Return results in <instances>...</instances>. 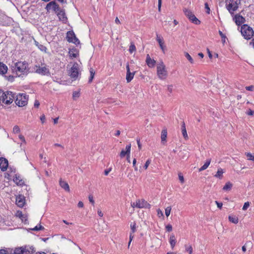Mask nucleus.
Segmentation results:
<instances>
[{
  "mask_svg": "<svg viewBox=\"0 0 254 254\" xmlns=\"http://www.w3.org/2000/svg\"><path fill=\"white\" fill-rule=\"evenodd\" d=\"M66 39L69 42H71L75 44L79 43V41L76 37L73 31H68L67 32Z\"/></svg>",
  "mask_w": 254,
  "mask_h": 254,
  "instance_id": "obj_11",
  "label": "nucleus"
},
{
  "mask_svg": "<svg viewBox=\"0 0 254 254\" xmlns=\"http://www.w3.org/2000/svg\"><path fill=\"white\" fill-rule=\"evenodd\" d=\"M233 185L230 182H227L225 185L223 187V190L225 191H229L231 190Z\"/></svg>",
  "mask_w": 254,
  "mask_h": 254,
  "instance_id": "obj_30",
  "label": "nucleus"
},
{
  "mask_svg": "<svg viewBox=\"0 0 254 254\" xmlns=\"http://www.w3.org/2000/svg\"><path fill=\"white\" fill-rule=\"evenodd\" d=\"M111 171V168H109L108 170H105V171H104V174L106 176L108 175L109 174V173Z\"/></svg>",
  "mask_w": 254,
  "mask_h": 254,
  "instance_id": "obj_59",
  "label": "nucleus"
},
{
  "mask_svg": "<svg viewBox=\"0 0 254 254\" xmlns=\"http://www.w3.org/2000/svg\"><path fill=\"white\" fill-rule=\"evenodd\" d=\"M240 4L241 0H227L226 5L228 11L232 15L238 9Z\"/></svg>",
  "mask_w": 254,
  "mask_h": 254,
  "instance_id": "obj_2",
  "label": "nucleus"
},
{
  "mask_svg": "<svg viewBox=\"0 0 254 254\" xmlns=\"http://www.w3.org/2000/svg\"><path fill=\"white\" fill-rule=\"evenodd\" d=\"M90 76L89 79V82H91L92 81V80H93L94 75H95V71L94 70V69L93 68H90Z\"/></svg>",
  "mask_w": 254,
  "mask_h": 254,
  "instance_id": "obj_35",
  "label": "nucleus"
},
{
  "mask_svg": "<svg viewBox=\"0 0 254 254\" xmlns=\"http://www.w3.org/2000/svg\"><path fill=\"white\" fill-rule=\"evenodd\" d=\"M135 205L137 208H148L149 209L151 207L150 204H149L144 199H138L135 202Z\"/></svg>",
  "mask_w": 254,
  "mask_h": 254,
  "instance_id": "obj_12",
  "label": "nucleus"
},
{
  "mask_svg": "<svg viewBox=\"0 0 254 254\" xmlns=\"http://www.w3.org/2000/svg\"><path fill=\"white\" fill-rule=\"evenodd\" d=\"M207 52H208V57L210 59H211L212 57V55L210 52V51H209V49H207Z\"/></svg>",
  "mask_w": 254,
  "mask_h": 254,
  "instance_id": "obj_63",
  "label": "nucleus"
},
{
  "mask_svg": "<svg viewBox=\"0 0 254 254\" xmlns=\"http://www.w3.org/2000/svg\"><path fill=\"white\" fill-rule=\"evenodd\" d=\"M215 203L217 204V206L218 208H221L223 205V204L222 202H219L217 201H215Z\"/></svg>",
  "mask_w": 254,
  "mask_h": 254,
  "instance_id": "obj_51",
  "label": "nucleus"
},
{
  "mask_svg": "<svg viewBox=\"0 0 254 254\" xmlns=\"http://www.w3.org/2000/svg\"><path fill=\"white\" fill-rule=\"evenodd\" d=\"M167 130L163 129L161 132V141L162 142L166 141V138H167Z\"/></svg>",
  "mask_w": 254,
  "mask_h": 254,
  "instance_id": "obj_32",
  "label": "nucleus"
},
{
  "mask_svg": "<svg viewBox=\"0 0 254 254\" xmlns=\"http://www.w3.org/2000/svg\"><path fill=\"white\" fill-rule=\"evenodd\" d=\"M34 251V248L28 246H25L20 247L16 248L14 250V254H30Z\"/></svg>",
  "mask_w": 254,
  "mask_h": 254,
  "instance_id": "obj_7",
  "label": "nucleus"
},
{
  "mask_svg": "<svg viewBox=\"0 0 254 254\" xmlns=\"http://www.w3.org/2000/svg\"><path fill=\"white\" fill-rule=\"evenodd\" d=\"M247 114L248 115L253 116L254 114V111L252 110H251V109H249L248 110V112L247 113Z\"/></svg>",
  "mask_w": 254,
  "mask_h": 254,
  "instance_id": "obj_54",
  "label": "nucleus"
},
{
  "mask_svg": "<svg viewBox=\"0 0 254 254\" xmlns=\"http://www.w3.org/2000/svg\"><path fill=\"white\" fill-rule=\"evenodd\" d=\"M241 32L246 39H250L254 34L253 29L246 24L241 27Z\"/></svg>",
  "mask_w": 254,
  "mask_h": 254,
  "instance_id": "obj_6",
  "label": "nucleus"
},
{
  "mask_svg": "<svg viewBox=\"0 0 254 254\" xmlns=\"http://www.w3.org/2000/svg\"><path fill=\"white\" fill-rule=\"evenodd\" d=\"M8 67L6 64L0 62V74L3 75L7 73Z\"/></svg>",
  "mask_w": 254,
  "mask_h": 254,
  "instance_id": "obj_20",
  "label": "nucleus"
},
{
  "mask_svg": "<svg viewBox=\"0 0 254 254\" xmlns=\"http://www.w3.org/2000/svg\"><path fill=\"white\" fill-rule=\"evenodd\" d=\"M78 206L79 207H83V203L82 201H79L78 203Z\"/></svg>",
  "mask_w": 254,
  "mask_h": 254,
  "instance_id": "obj_61",
  "label": "nucleus"
},
{
  "mask_svg": "<svg viewBox=\"0 0 254 254\" xmlns=\"http://www.w3.org/2000/svg\"><path fill=\"white\" fill-rule=\"evenodd\" d=\"M19 138L23 142H24V143L26 142L24 137L22 135H21V134L19 135Z\"/></svg>",
  "mask_w": 254,
  "mask_h": 254,
  "instance_id": "obj_57",
  "label": "nucleus"
},
{
  "mask_svg": "<svg viewBox=\"0 0 254 254\" xmlns=\"http://www.w3.org/2000/svg\"><path fill=\"white\" fill-rule=\"evenodd\" d=\"M46 8L47 11L52 9L55 12H58L61 9L58 4L54 1L50 2L47 4Z\"/></svg>",
  "mask_w": 254,
  "mask_h": 254,
  "instance_id": "obj_13",
  "label": "nucleus"
},
{
  "mask_svg": "<svg viewBox=\"0 0 254 254\" xmlns=\"http://www.w3.org/2000/svg\"><path fill=\"white\" fill-rule=\"evenodd\" d=\"M229 220L234 224H237L238 223V218L234 216H229Z\"/></svg>",
  "mask_w": 254,
  "mask_h": 254,
  "instance_id": "obj_31",
  "label": "nucleus"
},
{
  "mask_svg": "<svg viewBox=\"0 0 254 254\" xmlns=\"http://www.w3.org/2000/svg\"><path fill=\"white\" fill-rule=\"evenodd\" d=\"M44 228L41 225L36 226L34 228L32 229L33 231H39L44 229Z\"/></svg>",
  "mask_w": 254,
  "mask_h": 254,
  "instance_id": "obj_39",
  "label": "nucleus"
},
{
  "mask_svg": "<svg viewBox=\"0 0 254 254\" xmlns=\"http://www.w3.org/2000/svg\"><path fill=\"white\" fill-rule=\"evenodd\" d=\"M205 8L206 10V12L207 13H209V12H210V8H209V7L208 6V4L207 3H205Z\"/></svg>",
  "mask_w": 254,
  "mask_h": 254,
  "instance_id": "obj_48",
  "label": "nucleus"
},
{
  "mask_svg": "<svg viewBox=\"0 0 254 254\" xmlns=\"http://www.w3.org/2000/svg\"><path fill=\"white\" fill-rule=\"evenodd\" d=\"M0 254H8L7 251L5 250H0Z\"/></svg>",
  "mask_w": 254,
  "mask_h": 254,
  "instance_id": "obj_60",
  "label": "nucleus"
},
{
  "mask_svg": "<svg viewBox=\"0 0 254 254\" xmlns=\"http://www.w3.org/2000/svg\"><path fill=\"white\" fill-rule=\"evenodd\" d=\"M20 132V128L18 126H15L13 128V132L14 133H17Z\"/></svg>",
  "mask_w": 254,
  "mask_h": 254,
  "instance_id": "obj_42",
  "label": "nucleus"
},
{
  "mask_svg": "<svg viewBox=\"0 0 254 254\" xmlns=\"http://www.w3.org/2000/svg\"><path fill=\"white\" fill-rule=\"evenodd\" d=\"M173 85H169L167 86V90L170 92L171 93L173 91Z\"/></svg>",
  "mask_w": 254,
  "mask_h": 254,
  "instance_id": "obj_46",
  "label": "nucleus"
},
{
  "mask_svg": "<svg viewBox=\"0 0 254 254\" xmlns=\"http://www.w3.org/2000/svg\"><path fill=\"white\" fill-rule=\"evenodd\" d=\"M28 97L25 93H19L16 97L15 103L19 107H23L27 104Z\"/></svg>",
  "mask_w": 254,
  "mask_h": 254,
  "instance_id": "obj_5",
  "label": "nucleus"
},
{
  "mask_svg": "<svg viewBox=\"0 0 254 254\" xmlns=\"http://www.w3.org/2000/svg\"><path fill=\"white\" fill-rule=\"evenodd\" d=\"M210 162H211V159H208L206 162L204 163V164L199 169V172H201V171H202L205 169H206L209 165H210Z\"/></svg>",
  "mask_w": 254,
  "mask_h": 254,
  "instance_id": "obj_28",
  "label": "nucleus"
},
{
  "mask_svg": "<svg viewBox=\"0 0 254 254\" xmlns=\"http://www.w3.org/2000/svg\"><path fill=\"white\" fill-rule=\"evenodd\" d=\"M60 185L65 190L69 191L70 190L69 185L66 182L64 181L61 179L60 181Z\"/></svg>",
  "mask_w": 254,
  "mask_h": 254,
  "instance_id": "obj_24",
  "label": "nucleus"
},
{
  "mask_svg": "<svg viewBox=\"0 0 254 254\" xmlns=\"http://www.w3.org/2000/svg\"><path fill=\"white\" fill-rule=\"evenodd\" d=\"M181 129H182V130H183L184 129H185V130L186 129L185 124V123L184 122L182 123V127H181Z\"/></svg>",
  "mask_w": 254,
  "mask_h": 254,
  "instance_id": "obj_62",
  "label": "nucleus"
},
{
  "mask_svg": "<svg viewBox=\"0 0 254 254\" xmlns=\"http://www.w3.org/2000/svg\"><path fill=\"white\" fill-rule=\"evenodd\" d=\"M69 74L70 77L74 80L77 79L79 75L78 64L77 63H74L71 69L69 71Z\"/></svg>",
  "mask_w": 254,
  "mask_h": 254,
  "instance_id": "obj_10",
  "label": "nucleus"
},
{
  "mask_svg": "<svg viewBox=\"0 0 254 254\" xmlns=\"http://www.w3.org/2000/svg\"><path fill=\"white\" fill-rule=\"evenodd\" d=\"M80 96V93L79 91H74L72 94L73 98L75 100L76 98H78Z\"/></svg>",
  "mask_w": 254,
  "mask_h": 254,
  "instance_id": "obj_38",
  "label": "nucleus"
},
{
  "mask_svg": "<svg viewBox=\"0 0 254 254\" xmlns=\"http://www.w3.org/2000/svg\"><path fill=\"white\" fill-rule=\"evenodd\" d=\"M13 180L18 185L21 186L24 184V181L19 177L15 176L13 178Z\"/></svg>",
  "mask_w": 254,
  "mask_h": 254,
  "instance_id": "obj_29",
  "label": "nucleus"
},
{
  "mask_svg": "<svg viewBox=\"0 0 254 254\" xmlns=\"http://www.w3.org/2000/svg\"><path fill=\"white\" fill-rule=\"evenodd\" d=\"M150 164V160H147V161L146 162L144 166V168L145 169H147V168H148V166L149 165V164Z\"/></svg>",
  "mask_w": 254,
  "mask_h": 254,
  "instance_id": "obj_47",
  "label": "nucleus"
},
{
  "mask_svg": "<svg viewBox=\"0 0 254 254\" xmlns=\"http://www.w3.org/2000/svg\"><path fill=\"white\" fill-rule=\"evenodd\" d=\"M182 134H183L184 137L185 139L188 138V134H187L186 129H185V130L184 129V130H182Z\"/></svg>",
  "mask_w": 254,
  "mask_h": 254,
  "instance_id": "obj_44",
  "label": "nucleus"
},
{
  "mask_svg": "<svg viewBox=\"0 0 254 254\" xmlns=\"http://www.w3.org/2000/svg\"><path fill=\"white\" fill-rule=\"evenodd\" d=\"M33 69L36 73L42 75H49L50 74L49 68L45 64L35 65Z\"/></svg>",
  "mask_w": 254,
  "mask_h": 254,
  "instance_id": "obj_4",
  "label": "nucleus"
},
{
  "mask_svg": "<svg viewBox=\"0 0 254 254\" xmlns=\"http://www.w3.org/2000/svg\"><path fill=\"white\" fill-rule=\"evenodd\" d=\"M250 206V203L249 202H246L244 203V205H243V210H246Z\"/></svg>",
  "mask_w": 254,
  "mask_h": 254,
  "instance_id": "obj_43",
  "label": "nucleus"
},
{
  "mask_svg": "<svg viewBox=\"0 0 254 254\" xmlns=\"http://www.w3.org/2000/svg\"><path fill=\"white\" fill-rule=\"evenodd\" d=\"M136 71H133L132 72H127L126 80L127 83L130 82L133 78L134 75L135 74Z\"/></svg>",
  "mask_w": 254,
  "mask_h": 254,
  "instance_id": "obj_23",
  "label": "nucleus"
},
{
  "mask_svg": "<svg viewBox=\"0 0 254 254\" xmlns=\"http://www.w3.org/2000/svg\"><path fill=\"white\" fill-rule=\"evenodd\" d=\"M156 40L158 42L160 48L164 53L165 51V46L164 45V42L163 38L159 36L158 34H157Z\"/></svg>",
  "mask_w": 254,
  "mask_h": 254,
  "instance_id": "obj_16",
  "label": "nucleus"
},
{
  "mask_svg": "<svg viewBox=\"0 0 254 254\" xmlns=\"http://www.w3.org/2000/svg\"><path fill=\"white\" fill-rule=\"evenodd\" d=\"M146 63L149 67L153 68L155 65L156 61L154 59H152L149 55L147 54L146 56Z\"/></svg>",
  "mask_w": 254,
  "mask_h": 254,
  "instance_id": "obj_15",
  "label": "nucleus"
},
{
  "mask_svg": "<svg viewBox=\"0 0 254 254\" xmlns=\"http://www.w3.org/2000/svg\"><path fill=\"white\" fill-rule=\"evenodd\" d=\"M171 210V207L170 206L167 207L165 209V214L167 217H168L170 215Z\"/></svg>",
  "mask_w": 254,
  "mask_h": 254,
  "instance_id": "obj_41",
  "label": "nucleus"
},
{
  "mask_svg": "<svg viewBox=\"0 0 254 254\" xmlns=\"http://www.w3.org/2000/svg\"><path fill=\"white\" fill-rule=\"evenodd\" d=\"M219 33L220 36L221 37V38L224 40V42H225V40L226 38V36H225V35L221 31H219Z\"/></svg>",
  "mask_w": 254,
  "mask_h": 254,
  "instance_id": "obj_49",
  "label": "nucleus"
},
{
  "mask_svg": "<svg viewBox=\"0 0 254 254\" xmlns=\"http://www.w3.org/2000/svg\"><path fill=\"white\" fill-rule=\"evenodd\" d=\"M136 51V47L134 44L131 43L129 48V51L130 53H132L133 52H135Z\"/></svg>",
  "mask_w": 254,
  "mask_h": 254,
  "instance_id": "obj_37",
  "label": "nucleus"
},
{
  "mask_svg": "<svg viewBox=\"0 0 254 254\" xmlns=\"http://www.w3.org/2000/svg\"><path fill=\"white\" fill-rule=\"evenodd\" d=\"M16 204L19 207H23L25 203V199L23 196H19L16 199Z\"/></svg>",
  "mask_w": 254,
  "mask_h": 254,
  "instance_id": "obj_21",
  "label": "nucleus"
},
{
  "mask_svg": "<svg viewBox=\"0 0 254 254\" xmlns=\"http://www.w3.org/2000/svg\"><path fill=\"white\" fill-rule=\"evenodd\" d=\"M130 228L131 231L129 234V236H130V240H132L134 238V233L136 231V223L135 222L131 223L130 224Z\"/></svg>",
  "mask_w": 254,
  "mask_h": 254,
  "instance_id": "obj_22",
  "label": "nucleus"
},
{
  "mask_svg": "<svg viewBox=\"0 0 254 254\" xmlns=\"http://www.w3.org/2000/svg\"><path fill=\"white\" fill-rule=\"evenodd\" d=\"M246 155L248 158V160L254 161V155H253L251 153H246Z\"/></svg>",
  "mask_w": 254,
  "mask_h": 254,
  "instance_id": "obj_40",
  "label": "nucleus"
},
{
  "mask_svg": "<svg viewBox=\"0 0 254 254\" xmlns=\"http://www.w3.org/2000/svg\"><path fill=\"white\" fill-rule=\"evenodd\" d=\"M176 242L177 241L175 235L173 234L171 235L169 238V243L172 249H173L175 246Z\"/></svg>",
  "mask_w": 254,
  "mask_h": 254,
  "instance_id": "obj_25",
  "label": "nucleus"
},
{
  "mask_svg": "<svg viewBox=\"0 0 254 254\" xmlns=\"http://www.w3.org/2000/svg\"><path fill=\"white\" fill-rule=\"evenodd\" d=\"M11 70L17 76L23 77L29 72L28 64L26 61H18L12 65Z\"/></svg>",
  "mask_w": 254,
  "mask_h": 254,
  "instance_id": "obj_1",
  "label": "nucleus"
},
{
  "mask_svg": "<svg viewBox=\"0 0 254 254\" xmlns=\"http://www.w3.org/2000/svg\"><path fill=\"white\" fill-rule=\"evenodd\" d=\"M56 13H57V15L60 20H62L63 22H65L66 21L67 18L65 16L64 11L63 9H60V10Z\"/></svg>",
  "mask_w": 254,
  "mask_h": 254,
  "instance_id": "obj_18",
  "label": "nucleus"
},
{
  "mask_svg": "<svg viewBox=\"0 0 254 254\" xmlns=\"http://www.w3.org/2000/svg\"><path fill=\"white\" fill-rule=\"evenodd\" d=\"M40 106V103L39 102L36 100L34 102V107L36 108H38Z\"/></svg>",
  "mask_w": 254,
  "mask_h": 254,
  "instance_id": "obj_55",
  "label": "nucleus"
},
{
  "mask_svg": "<svg viewBox=\"0 0 254 254\" xmlns=\"http://www.w3.org/2000/svg\"><path fill=\"white\" fill-rule=\"evenodd\" d=\"M162 0H158V10L160 11L161 7Z\"/></svg>",
  "mask_w": 254,
  "mask_h": 254,
  "instance_id": "obj_58",
  "label": "nucleus"
},
{
  "mask_svg": "<svg viewBox=\"0 0 254 254\" xmlns=\"http://www.w3.org/2000/svg\"><path fill=\"white\" fill-rule=\"evenodd\" d=\"M157 74L158 78L161 80H165L168 76V72L164 63L161 62L157 64Z\"/></svg>",
  "mask_w": 254,
  "mask_h": 254,
  "instance_id": "obj_3",
  "label": "nucleus"
},
{
  "mask_svg": "<svg viewBox=\"0 0 254 254\" xmlns=\"http://www.w3.org/2000/svg\"><path fill=\"white\" fill-rule=\"evenodd\" d=\"M235 23L237 25H240L244 23L245 21V19L240 14H236L234 17Z\"/></svg>",
  "mask_w": 254,
  "mask_h": 254,
  "instance_id": "obj_17",
  "label": "nucleus"
},
{
  "mask_svg": "<svg viewBox=\"0 0 254 254\" xmlns=\"http://www.w3.org/2000/svg\"><path fill=\"white\" fill-rule=\"evenodd\" d=\"M40 120L42 124L44 123L46 120V118L45 115H43L40 117Z\"/></svg>",
  "mask_w": 254,
  "mask_h": 254,
  "instance_id": "obj_50",
  "label": "nucleus"
},
{
  "mask_svg": "<svg viewBox=\"0 0 254 254\" xmlns=\"http://www.w3.org/2000/svg\"><path fill=\"white\" fill-rule=\"evenodd\" d=\"M224 173V172L223 171V170L221 168H219L216 174L214 175V177L221 179L223 177V174Z\"/></svg>",
  "mask_w": 254,
  "mask_h": 254,
  "instance_id": "obj_27",
  "label": "nucleus"
},
{
  "mask_svg": "<svg viewBox=\"0 0 254 254\" xmlns=\"http://www.w3.org/2000/svg\"><path fill=\"white\" fill-rule=\"evenodd\" d=\"M185 56L191 64L194 63V61H193V59L191 58V57L190 56V55L188 53L185 52Z\"/></svg>",
  "mask_w": 254,
  "mask_h": 254,
  "instance_id": "obj_34",
  "label": "nucleus"
},
{
  "mask_svg": "<svg viewBox=\"0 0 254 254\" xmlns=\"http://www.w3.org/2000/svg\"><path fill=\"white\" fill-rule=\"evenodd\" d=\"M89 201H90L91 203H92V204L93 205H94V200H93V196H92L91 195H90L89 196Z\"/></svg>",
  "mask_w": 254,
  "mask_h": 254,
  "instance_id": "obj_53",
  "label": "nucleus"
},
{
  "mask_svg": "<svg viewBox=\"0 0 254 254\" xmlns=\"http://www.w3.org/2000/svg\"><path fill=\"white\" fill-rule=\"evenodd\" d=\"M184 12L185 15L189 19V20L192 23L195 24H199L200 21L196 17V16L193 14L192 11L187 8L184 9Z\"/></svg>",
  "mask_w": 254,
  "mask_h": 254,
  "instance_id": "obj_8",
  "label": "nucleus"
},
{
  "mask_svg": "<svg viewBox=\"0 0 254 254\" xmlns=\"http://www.w3.org/2000/svg\"><path fill=\"white\" fill-rule=\"evenodd\" d=\"M7 79H8V80H9V81H12L13 80V76H11V75H10V76H9L7 77Z\"/></svg>",
  "mask_w": 254,
  "mask_h": 254,
  "instance_id": "obj_64",
  "label": "nucleus"
},
{
  "mask_svg": "<svg viewBox=\"0 0 254 254\" xmlns=\"http://www.w3.org/2000/svg\"><path fill=\"white\" fill-rule=\"evenodd\" d=\"M185 248L186 251L188 252L189 254H192V248L191 245H185Z\"/></svg>",
  "mask_w": 254,
  "mask_h": 254,
  "instance_id": "obj_33",
  "label": "nucleus"
},
{
  "mask_svg": "<svg viewBox=\"0 0 254 254\" xmlns=\"http://www.w3.org/2000/svg\"><path fill=\"white\" fill-rule=\"evenodd\" d=\"M8 167V161L4 158H0V168L2 171H4L7 169Z\"/></svg>",
  "mask_w": 254,
  "mask_h": 254,
  "instance_id": "obj_14",
  "label": "nucleus"
},
{
  "mask_svg": "<svg viewBox=\"0 0 254 254\" xmlns=\"http://www.w3.org/2000/svg\"><path fill=\"white\" fill-rule=\"evenodd\" d=\"M5 96L2 98V103L9 105L12 103L14 98V94L11 91H7L4 92Z\"/></svg>",
  "mask_w": 254,
  "mask_h": 254,
  "instance_id": "obj_9",
  "label": "nucleus"
},
{
  "mask_svg": "<svg viewBox=\"0 0 254 254\" xmlns=\"http://www.w3.org/2000/svg\"><path fill=\"white\" fill-rule=\"evenodd\" d=\"M166 229L168 232H170L172 230V226L170 224H168L166 226Z\"/></svg>",
  "mask_w": 254,
  "mask_h": 254,
  "instance_id": "obj_45",
  "label": "nucleus"
},
{
  "mask_svg": "<svg viewBox=\"0 0 254 254\" xmlns=\"http://www.w3.org/2000/svg\"><path fill=\"white\" fill-rule=\"evenodd\" d=\"M130 148H131V144H129L126 146V151L124 150H122L120 153L121 157L123 158L126 155L127 156V155L130 154Z\"/></svg>",
  "mask_w": 254,
  "mask_h": 254,
  "instance_id": "obj_19",
  "label": "nucleus"
},
{
  "mask_svg": "<svg viewBox=\"0 0 254 254\" xmlns=\"http://www.w3.org/2000/svg\"><path fill=\"white\" fill-rule=\"evenodd\" d=\"M17 216H18L22 221H25L26 220L25 219V217L24 216V215L21 212L18 211L17 212Z\"/></svg>",
  "mask_w": 254,
  "mask_h": 254,
  "instance_id": "obj_36",
  "label": "nucleus"
},
{
  "mask_svg": "<svg viewBox=\"0 0 254 254\" xmlns=\"http://www.w3.org/2000/svg\"><path fill=\"white\" fill-rule=\"evenodd\" d=\"M34 43L40 51L46 53L47 48L45 46L39 44L36 40H34Z\"/></svg>",
  "mask_w": 254,
  "mask_h": 254,
  "instance_id": "obj_26",
  "label": "nucleus"
},
{
  "mask_svg": "<svg viewBox=\"0 0 254 254\" xmlns=\"http://www.w3.org/2000/svg\"><path fill=\"white\" fill-rule=\"evenodd\" d=\"M254 88V86L253 85L247 86L246 87V90H247L248 91H253Z\"/></svg>",
  "mask_w": 254,
  "mask_h": 254,
  "instance_id": "obj_52",
  "label": "nucleus"
},
{
  "mask_svg": "<svg viewBox=\"0 0 254 254\" xmlns=\"http://www.w3.org/2000/svg\"><path fill=\"white\" fill-rule=\"evenodd\" d=\"M179 178L180 181V182L182 183H184V179L183 176H182L181 174H179Z\"/></svg>",
  "mask_w": 254,
  "mask_h": 254,
  "instance_id": "obj_56",
  "label": "nucleus"
}]
</instances>
